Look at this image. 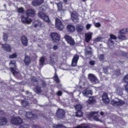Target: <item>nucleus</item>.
Masks as SVG:
<instances>
[{
  "label": "nucleus",
  "instance_id": "f257e3e1",
  "mask_svg": "<svg viewBox=\"0 0 128 128\" xmlns=\"http://www.w3.org/2000/svg\"><path fill=\"white\" fill-rule=\"evenodd\" d=\"M92 91L91 90L86 89L84 90L82 93L83 96L87 97H88V95H92ZM89 99L86 102L87 104H92L95 103L96 101L95 98L93 96L89 97Z\"/></svg>",
  "mask_w": 128,
  "mask_h": 128
},
{
  "label": "nucleus",
  "instance_id": "f03ea898",
  "mask_svg": "<svg viewBox=\"0 0 128 128\" xmlns=\"http://www.w3.org/2000/svg\"><path fill=\"white\" fill-rule=\"evenodd\" d=\"M16 62L14 60H11L10 62V65L11 66H14V67H10V69L11 72H12L14 76H17L20 77L21 74L19 72L16 71L17 68L16 67Z\"/></svg>",
  "mask_w": 128,
  "mask_h": 128
},
{
  "label": "nucleus",
  "instance_id": "7ed1b4c3",
  "mask_svg": "<svg viewBox=\"0 0 128 128\" xmlns=\"http://www.w3.org/2000/svg\"><path fill=\"white\" fill-rule=\"evenodd\" d=\"M125 102L123 100L116 98L112 100L111 104L114 106H120L124 104Z\"/></svg>",
  "mask_w": 128,
  "mask_h": 128
},
{
  "label": "nucleus",
  "instance_id": "20e7f679",
  "mask_svg": "<svg viewBox=\"0 0 128 128\" xmlns=\"http://www.w3.org/2000/svg\"><path fill=\"white\" fill-rule=\"evenodd\" d=\"M55 24L56 28L59 30H62L64 28V26L62 21L58 18H56Z\"/></svg>",
  "mask_w": 128,
  "mask_h": 128
},
{
  "label": "nucleus",
  "instance_id": "39448f33",
  "mask_svg": "<svg viewBox=\"0 0 128 128\" xmlns=\"http://www.w3.org/2000/svg\"><path fill=\"white\" fill-rule=\"evenodd\" d=\"M38 15L45 22L48 23H49L50 22L48 16L43 12H39L38 13Z\"/></svg>",
  "mask_w": 128,
  "mask_h": 128
},
{
  "label": "nucleus",
  "instance_id": "423d86ee",
  "mask_svg": "<svg viewBox=\"0 0 128 128\" xmlns=\"http://www.w3.org/2000/svg\"><path fill=\"white\" fill-rule=\"evenodd\" d=\"M50 64L52 65L54 64L55 62L58 61V55L55 53L52 54L50 56Z\"/></svg>",
  "mask_w": 128,
  "mask_h": 128
},
{
  "label": "nucleus",
  "instance_id": "0eeeda50",
  "mask_svg": "<svg viewBox=\"0 0 128 128\" xmlns=\"http://www.w3.org/2000/svg\"><path fill=\"white\" fill-rule=\"evenodd\" d=\"M22 122V120L20 117L12 118L10 121L12 124H20Z\"/></svg>",
  "mask_w": 128,
  "mask_h": 128
},
{
  "label": "nucleus",
  "instance_id": "6e6552de",
  "mask_svg": "<svg viewBox=\"0 0 128 128\" xmlns=\"http://www.w3.org/2000/svg\"><path fill=\"white\" fill-rule=\"evenodd\" d=\"M51 38L54 42H57L59 41L60 39V34L56 32H53L51 34Z\"/></svg>",
  "mask_w": 128,
  "mask_h": 128
},
{
  "label": "nucleus",
  "instance_id": "1a4fd4ad",
  "mask_svg": "<svg viewBox=\"0 0 128 128\" xmlns=\"http://www.w3.org/2000/svg\"><path fill=\"white\" fill-rule=\"evenodd\" d=\"M88 77L90 81L93 84L98 83L99 82L98 80L93 74H89Z\"/></svg>",
  "mask_w": 128,
  "mask_h": 128
},
{
  "label": "nucleus",
  "instance_id": "9d476101",
  "mask_svg": "<svg viewBox=\"0 0 128 128\" xmlns=\"http://www.w3.org/2000/svg\"><path fill=\"white\" fill-rule=\"evenodd\" d=\"M71 16L73 21L75 22H78L79 20V15L76 12H73L71 14Z\"/></svg>",
  "mask_w": 128,
  "mask_h": 128
},
{
  "label": "nucleus",
  "instance_id": "9b49d317",
  "mask_svg": "<svg viewBox=\"0 0 128 128\" xmlns=\"http://www.w3.org/2000/svg\"><path fill=\"white\" fill-rule=\"evenodd\" d=\"M64 38L68 42L70 45H73L75 44V42L70 36L66 35L65 36Z\"/></svg>",
  "mask_w": 128,
  "mask_h": 128
},
{
  "label": "nucleus",
  "instance_id": "f8f14e48",
  "mask_svg": "<svg viewBox=\"0 0 128 128\" xmlns=\"http://www.w3.org/2000/svg\"><path fill=\"white\" fill-rule=\"evenodd\" d=\"M22 21L24 23L30 24L32 21L31 19L28 17H25L24 16L21 17Z\"/></svg>",
  "mask_w": 128,
  "mask_h": 128
},
{
  "label": "nucleus",
  "instance_id": "ddd939ff",
  "mask_svg": "<svg viewBox=\"0 0 128 128\" xmlns=\"http://www.w3.org/2000/svg\"><path fill=\"white\" fill-rule=\"evenodd\" d=\"M79 58V56L77 55H75L74 56L72 63V66H76L77 61Z\"/></svg>",
  "mask_w": 128,
  "mask_h": 128
},
{
  "label": "nucleus",
  "instance_id": "4468645a",
  "mask_svg": "<svg viewBox=\"0 0 128 128\" xmlns=\"http://www.w3.org/2000/svg\"><path fill=\"white\" fill-rule=\"evenodd\" d=\"M98 113L97 112H92L88 115L89 118L93 117L96 121H98V116H96V114Z\"/></svg>",
  "mask_w": 128,
  "mask_h": 128
},
{
  "label": "nucleus",
  "instance_id": "2eb2a0df",
  "mask_svg": "<svg viewBox=\"0 0 128 128\" xmlns=\"http://www.w3.org/2000/svg\"><path fill=\"white\" fill-rule=\"evenodd\" d=\"M92 33L91 32H88L85 34V40L87 42H89L90 40L92 37Z\"/></svg>",
  "mask_w": 128,
  "mask_h": 128
},
{
  "label": "nucleus",
  "instance_id": "dca6fc26",
  "mask_svg": "<svg viewBox=\"0 0 128 128\" xmlns=\"http://www.w3.org/2000/svg\"><path fill=\"white\" fill-rule=\"evenodd\" d=\"M102 100L105 103L108 104L109 102V99L108 97L107 94L106 93L104 94L102 97Z\"/></svg>",
  "mask_w": 128,
  "mask_h": 128
},
{
  "label": "nucleus",
  "instance_id": "f3484780",
  "mask_svg": "<svg viewBox=\"0 0 128 128\" xmlns=\"http://www.w3.org/2000/svg\"><path fill=\"white\" fill-rule=\"evenodd\" d=\"M44 1V0H34L32 2V4L33 6H36L40 4Z\"/></svg>",
  "mask_w": 128,
  "mask_h": 128
},
{
  "label": "nucleus",
  "instance_id": "a211bd4d",
  "mask_svg": "<svg viewBox=\"0 0 128 128\" xmlns=\"http://www.w3.org/2000/svg\"><path fill=\"white\" fill-rule=\"evenodd\" d=\"M2 47L4 50L8 52H10L11 51V48L10 45L7 44H3Z\"/></svg>",
  "mask_w": 128,
  "mask_h": 128
},
{
  "label": "nucleus",
  "instance_id": "6ab92c4d",
  "mask_svg": "<svg viewBox=\"0 0 128 128\" xmlns=\"http://www.w3.org/2000/svg\"><path fill=\"white\" fill-rule=\"evenodd\" d=\"M35 14L34 10L32 9L28 10L26 12V14L27 16H32Z\"/></svg>",
  "mask_w": 128,
  "mask_h": 128
},
{
  "label": "nucleus",
  "instance_id": "aec40b11",
  "mask_svg": "<svg viewBox=\"0 0 128 128\" xmlns=\"http://www.w3.org/2000/svg\"><path fill=\"white\" fill-rule=\"evenodd\" d=\"M123 90V88L118 87L116 89V92L118 95L122 96L123 94L122 91Z\"/></svg>",
  "mask_w": 128,
  "mask_h": 128
},
{
  "label": "nucleus",
  "instance_id": "412c9836",
  "mask_svg": "<svg viewBox=\"0 0 128 128\" xmlns=\"http://www.w3.org/2000/svg\"><path fill=\"white\" fill-rule=\"evenodd\" d=\"M84 26L81 24H78L76 26V29L77 31L79 32H82L83 30Z\"/></svg>",
  "mask_w": 128,
  "mask_h": 128
},
{
  "label": "nucleus",
  "instance_id": "4be33fe9",
  "mask_svg": "<svg viewBox=\"0 0 128 128\" xmlns=\"http://www.w3.org/2000/svg\"><path fill=\"white\" fill-rule=\"evenodd\" d=\"M21 41L22 44L25 46H26L28 44L27 38L25 36H22L21 37Z\"/></svg>",
  "mask_w": 128,
  "mask_h": 128
},
{
  "label": "nucleus",
  "instance_id": "5701e85b",
  "mask_svg": "<svg viewBox=\"0 0 128 128\" xmlns=\"http://www.w3.org/2000/svg\"><path fill=\"white\" fill-rule=\"evenodd\" d=\"M67 30L70 32H73L75 30V28L72 25H68L67 27Z\"/></svg>",
  "mask_w": 128,
  "mask_h": 128
},
{
  "label": "nucleus",
  "instance_id": "b1692460",
  "mask_svg": "<svg viewBox=\"0 0 128 128\" xmlns=\"http://www.w3.org/2000/svg\"><path fill=\"white\" fill-rule=\"evenodd\" d=\"M6 119L4 118L0 117V124L1 125H4L7 122Z\"/></svg>",
  "mask_w": 128,
  "mask_h": 128
},
{
  "label": "nucleus",
  "instance_id": "393cba45",
  "mask_svg": "<svg viewBox=\"0 0 128 128\" xmlns=\"http://www.w3.org/2000/svg\"><path fill=\"white\" fill-rule=\"evenodd\" d=\"M26 116L28 118H34L36 117L35 115H33L32 113L30 112H27L26 114Z\"/></svg>",
  "mask_w": 128,
  "mask_h": 128
},
{
  "label": "nucleus",
  "instance_id": "a878e982",
  "mask_svg": "<svg viewBox=\"0 0 128 128\" xmlns=\"http://www.w3.org/2000/svg\"><path fill=\"white\" fill-rule=\"evenodd\" d=\"M24 62L26 65L29 64L31 62V59L28 56H26L24 60Z\"/></svg>",
  "mask_w": 128,
  "mask_h": 128
},
{
  "label": "nucleus",
  "instance_id": "bb28decb",
  "mask_svg": "<svg viewBox=\"0 0 128 128\" xmlns=\"http://www.w3.org/2000/svg\"><path fill=\"white\" fill-rule=\"evenodd\" d=\"M127 32H128V28H124L119 31V33L122 34H125Z\"/></svg>",
  "mask_w": 128,
  "mask_h": 128
},
{
  "label": "nucleus",
  "instance_id": "cd10ccee",
  "mask_svg": "<svg viewBox=\"0 0 128 128\" xmlns=\"http://www.w3.org/2000/svg\"><path fill=\"white\" fill-rule=\"evenodd\" d=\"M57 113L58 114L64 116V114L65 112L63 110L59 109L57 110Z\"/></svg>",
  "mask_w": 128,
  "mask_h": 128
},
{
  "label": "nucleus",
  "instance_id": "c85d7f7f",
  "mask_svg": "<svg viewBox=\"0 0 128 128\" xmlns=\"http://www.w3.org/2000/svg\"><path fill=\"white\" fill-rule=\"evenodd\" d=\"M108 45L110 48H112L114 47L113 41L111 39L108 40Z\"/></svg>",
  "mask_w": 128,
  "mask_h": 128
},
{
  "label": "nucleus",
  "instance_id": "c756f323",
  "mask_svg": "<svg viewBox=\"0 0 128 128\" xmlns=\"http://www.w3.org/2000/svg\"><path fill=\"white\" fill-rule=\"evenodd\" d=\"M58 10L63 12L64 10H63L62 8V3L60 2L58 3Z\"/></svg>",
  "mask_w": 128,
  "mask_h": 128
},
{
  "label": "nucleus",
  "instance_id": "7c9ffc66",
  "mask_svg": "<svg viewBox=\"0 0 128 128\" xmlns=\"http://www.w3.org/2000/svg\"><path fill=\"white\" fill-rule=\"evenodd\" d=\"M92 54V52L90 51H86L85 52L86 55L88 58H89L91 57Z\"/></svg>",
  "mask_w": 128,
  "mask_h": 128
},
{
  "label": "nucleus",
  "instance_id": "2f4dec72",
  "mask_svg": "<svg viewBox=\"0 0 128 128\" xmlns=\"http://www.w3.org/2000/svg\"><path fill=\"white\" fill-rule=\"evenodd\" d=\"M75 108L76 110L77 111H78L79 110H80L82 108V105L80 104H77L75 106Z\"/></svg>",
  "mask_w": 128,
  "mask_h": 128
},
{
  "label": "nucleus",
  "instance_id": "473e14b6",
  "mask_svg": "<svg viewBox=\"0 0 128 128\" xmlns=\"http://www.w3.org/2000/svg\"><path fill=\"white\" fill-rule=\"evenodd\" d=\"M103 39V38L102 37H98L94 40V42L95 43H96L98 42L102 41Z\"/></svg>",
  "mask_w": 128,
  "mask_h": 128
},
{
  "label": "nucleus",
  "instance_id": "72a5a7b5",
  "mask_svg": "<svg viewBox=\"0 0 128 128\" xmlns=\"http://www.w3.org/2000/svg\"><path fill=\"white\" fill-rule=\"evenodd\" d=\"M77 112L76 113V116L77 117H80L82 116V112L80 110L77 111Z\"/></svg>",
  "mask_w": 128,
  "mask_h": 128
},
{
  "label": "nucleus",
  "instance_id": "f704fd0d",
  "mask_svg": "<svg viewBox=\"0 0 128 128\" xmlns=\"http://www.w3.org/2000/svg\"><path fill=\"white\" fill-rule=\"evenodd\" d=\"M54 78V80L56 82L58 83L60 82V80L59 79L58 77V76L56 73H55Z\"/></svg>",
  "mask_w": 128,
  "mask_h": 128
},
{
  "label": "nucleus",
  "instance_id": "c9c22d12",
  "mask_svg": "<svg viewBox=\"0 0 128 128\" xmlns=\"http://www.w3.org/2000/svg\"><path fill=\"white\" fill-rule=\"evenodd\" d=\"M118 38L122 40H124L126 39V37L124 35H118Z\"/></svg>",
  "mask_w": 128,
  "mask_h": 128
},
{
  "label": "nucleus",
  "instance_id": "e433bc0d",
  "mask_svg": "<svg viewBox=\"0 0 128 128\" xmlns=\"http://www.w3.org/2000/svg\"><path fill=\"white\" fill-rule=\"evenodd\" d=\"M44 61V57H42L40 60V64L41 65L43 66Z\"/></svg>",
  "mask_w": 128,
  "mask_h": 128
},
{
  "label": "nucleus",
  "instance_id": "4c0bfd02",
  "mask_svg": "<svg viewBox=\"0 0 128 128\" xmlns=\"http://www.w3.org/2000/svg\"><path fill=\"white\" fill-rule=\"evenodd\" d=\"M34 91L37 93H40L42 91L40 88L38 86H37L36 88L34 89Z\"/></svg>",
  "mask_w": 128,
  "mask_h": 128
},
{
  "label": "nucleus",
  "instance_id": "58836bf2",
  "mask_svg": "<svg viewBox=\"0 0 128 128\" xmlns=\"http://www.w3.org/2000/svg\"><path fill=\"white\" fill-rule=\"evenodd\" d=\"M8 34L6 33H4L3 34V38L4 40L5 41H7L8 40Z\"/></svg>",
  "mask_w": 128,
  "mask_h": 128
},
{
  "label": "nucleus",
  "instance_id": "ea45409f",
  "mask_svg": "<svg viewBox=\"0 0 128 128\" xmlns=\"http://www.w3.org/2000/svg\"><path fill=\"white\" fill-rule=\"evenodd\" d=\"M17 11L18 13H21L24 12V10L23 8H18Z\"/></svg>",
  "mask_w": 128,
  "mask_h": 128
},
{
  "label": "nucleus",
  "instance_id": "a19ab883",
  "mask_svg": "<svg viewBox=\"0 0 128 128\" xmlns=\"http://www.w3.org/2000/svg\"><path fill=\"white\" fill-rule=\"evenodd\" d=\"M17 55L16 53L10 55L9 58H15L17 57Z\"/></svg>",
  "mask_w": 128,
  "mask_h": 128
},
{
  "label": "nucleus",
  "instance_id": "79ce46f5",
  "mask_svg": "<svg viewBox=\"0 0 128 128\" xmlns=\"http://www.w3.org/2000/svg\"><path fill=\"white\" fill-rule=\"evenodd\" d=\"M124 80L125 82H128V74L124 76Z\"/></svg>",
  "mask_w": 128,
  "mask_h": 128
},
{
  "label": "nucleus",
  "instance_id": "37998d69",
  "mask_svg": "<svg viewBox=\"0 0 128 128\" xmlns=\"http://www.w3.org/2000/svg\"><path fill=\"white\" fill-rule=\"evenodd\" d=\"M99 59L101 60H103L104 58V57L103 54H100L99 56Z\"/></svg>",
  "mask_w": 128,
  "mask_h": 128
},
{
  "label": "nucleus",
  "instance_id": "c03bdc74",
  "mask_svg": "<svg viewBox=\"0 0 128 128\" xmlns=\"http://www.w3.org/2000/svg\"><path fill=\"white\" fill-rule=\"evenodd\" d=\"M110 38L111 39H116L117 38V37L114 34H111L110 35Z\"/></svg>",
  "mask_w": 128,
  "mask_h": 128
},
{
  "label": "nucleus",
  "instance_id": "a18cd8bd",
  "mask_svg": "<svg viewBox=\"0 0 128 128\" xmlns=\"http://www.w3.org/2000/svg\"><path fill=\"white\" fill-rule=\"evenodd\" d=\"M19 128H29V127L26 125L24 124L20 126Z\"/></svg>",
  "mask_w": 128,
  "mask_h": 128
},
{
  "label": "nucleus",
  "instance_id": "49530a36",
  "mask_svg": "<svg viewBox=\"0 0 128 128\" xmlns=\"http://www.w3.org/2000/svg\"><path fill=\"white\" fill-rule=\"evenodd\" d=\"M46 7L45 6H42L40 8V10L42 11H44L46 9Z\"/></svg>",
  "mask_w": 128,
  "mask_h": 128
},
{
  "label": "nucleus",
  "instance_id": "de8ad7c7",
  "mask_svg": "<svg viewBox=\"0 0 128 128\" xmlns=\"http://www.w3.org/2000/svg\"><path fill=\"white\" fill-rule=\"evenodd\" d=\"M22 105L24 106H25L28 104V102L25 101H22Z\"/></svg>",
  "mask_w": 128,
  "mask_h": 128
},
{
  "label": "nucleus",
  "instance_id": "09e8293b",
  "mask_svg": "<svg viewBox=\"0 0 128 128\" xmlns=\"http://www.w3.org/2000/svg\"><path fill=\"white\" fill-rule=\"evenodd\" d=\"M95 26L96 27H99L101 26V24L100 22H97L95 24Z\"/></svg>",
  "mask_w": 128,
  "mask_h": 128
},
{
  "label": "nucleus",
  "instance_id": "8fccbe9b",
  "mask_svg": "<svg viewBox=\"0 0 128 128\" xmlns=\"http://www.w3.org/2000/svg\"><path fill=\"white\" fill-rule=\"evenodd\" d=\"M92 24H87L86 26V29L88 30L90 28Z\"/></svg>",
  "mask_w": 128,
  "mask_h": 128
},
{
  "label": "nucleus",
  "instance_id": "3c124183",
  "mask_svg": "<svg viewBox=\"0 0 128 128\" xmlns=\"http://www.w3.org/2000/svg\"><path fill=\"white\" fill-rule=\"evenodd\" d=\"M125 90L128 93V83L125 86Z\"/></svg>",
  "mask_w": 128,
  "mask_h": 128
},
{
  "label": "nucleus",
  "instance_id": "603ef678",
  "mask_svg": "<svg viewBox=\"0 0 128 128\" xmlns=\"http://www.w3.org/2000/svg\"><path fill=\"white\" fill-rule=\"evenodd\" d=\"M89 64L91 65H94L95 64V62L93 60H91L89 62Z\"/></svg>",
  "mask_w": 128,
  "mask_h": 128
},
{
  "label": "nucleus",
  "instance_id": "864d4df0",
  "mask_svg": "<svg viewBox=\"0 0 128 128\" xmlns=\"http://www.w3.org/2000/svg\"><path fill=\"white\" fill-rule=\"evenodd\" d=\"M53 48L54 50H56L58 49V46L56 45H55L53 46Z\"/></svg>",
  "mask_w": 128,
  "mask_h": 128
},
{
  "label": "nucleus",
  "instance_id": "5fc2aeb1",
  "mask_svg": "<svg viewBox=\"0 0 128 128\" xmlns=\"http://www.w3.org/2000/svg\"><path fill=\"white\" fill-rule=\"evenodd\" d=\"M62 93L61 91H58V92L57 93V94L58 96H61L62 95Z\"/></svg>",
  "mask_w": 128,
  "mask_h": 128
},
{
  "label": "nucleus",
  "instance_id": "6e6d98bb",
  "mask_svg": "<svg viewBox=\"0 0 128 128\" xmlns=\"http://www.w3.org/2000/svg\"><path fill=\"white\" fill-rule=\"evenodd\" d=\"M32 81L36 82V78L34 77L32 78Z\"/></svg>",
  "mask_w": 128,
  "mask_h": 128
},
{
  "label": "nucleus",
  "instance_id": "4d7b16f0",
  "mask_svg": "<svg viewBox=\"0 0 128 128\" xmlns=\"http://www.w3.org/2000/svg\"><path fill=\"white\" fill-rule=\"evenodd\" d=\"M104 73H107V71L106 69H104Z\"/></svg>",
  "mask_w": 128,
  "mask_h": 128
},
{
  "label": "nucleus",
  "instance_id": "13d9d810",
  "mask_svg": "<svg viewBox=\"0 0 128 128\" xmlns=\"http://www.w3.org/2000/svg\"><path fill=\"white\" fill-rule=\"evenodd\" d=\"M37 126L36 125H33L32 126V128H36V127Z\"/></svg>",
  "mask_w": 128,
  "mask_h": 128
},
{
  "label": "nucleus",
  "instance_id": "bf43d9fd",
  "mask_svg": "<svg viewBox=\"0 0 128 128\" xmlns=\"http://www.w3.org/2000/svg\"><path fill=\"white\" fill-rule=\"evenodd\" d=\"M43 86L44 87H45L46 86V83L45 82H43L42 84Z\"/></svg>",
  "mask_w": 128,
  "mask_h": 128
},
{
  "label": "nucleus",
  "instance_id": "052dcab7",
  "mask_svg": "<svg viewBox=\"0 0 128 128\" xmlns=\"http://www.w3.org/2000/svg\"><path fill=\"white\" fill-rule=\"evenodd\" d=\"M38 26V25L37 24H36L35 25H34V27L36 28L37 26Z\"/></svg>",
  "mask_w": 128,
  "mask_h": 128
},
{
  "label": "nucleus",
  "instance_id": "680f3d73",
  "mask_svg": "<svg viewBox=\"0 0 128 128\" xmlns=\"http://www.w3.org/2000/svg\"><path fill=\"white\" fill-rule=\"evenodd\" d=\"M68 1V0H64V2L65 3H67Z\"/></svg>",
  "mask_w": 128,
  "mask_h": 128
},
{
  "label": "nucleus",
  "instance_id": "e2e57ef3",
  "mask_svg": "<svg viewBox=\"0 0 128 128\" xmlns=\"http://www.w3.org/2000/svg\"><path fill=\"white\" fill-rule=\"evenodd\" d=\"M115 73L116 74H117V75H118L120 73V72L119 71H118V72L117 73H116V72H115Z\"/></svg>",
  "mask_w": 128,
  "mask_h": 128
},
{
  "label": "nucleus",
  "instance_id": "0e129e2a",
  "mask_svg": "<svg viewBox=\"0 0 128 128\" xmlns=\"http://www.w3.org/2000/svg\"><path fill=\"white\" fill-rule=\"evenodd\" d=\"M100 115H102L104 114V112H101L100 113Z\"/></svg>",
  "mask_w": 128,
  "mask_h": 128
},
{
  "label": "nucleus",
  "instance_id": "69168bd1",
  "mask_svg": "<svg viewBox=\"0 0 128 128\" xmlns=\"http://www.w3.org/2000/svg\"><path fill=\"white\" fill-rule=\"evenodd\" d=\"M105 0L106 2H109L110 0Z\"/></svg>",
  "mask_w": 128,
  "mask_h": 128
},
{
  "label": "nucleus",
  "instance_id": "338daca9",
  "mask_svg": "<svg viewBox=\"0 0 128 128\" xmlns=\"http://www.w3.org/2000/svg\"><path fill=\"white\" fill-rule=\"evenodd\" d=\"M26 94H29V92L28 91H27L26 92Z\"/></svg>",
  "mask_w": 128,
  "mask_h": 128
},
{
  "label": "nucleus",
  "instance_id": "774afa93",
  "mask_svg": "<svg viewBox=\"0 0 128 128\" xmlns=\"http://www.w3.org/2000/svg\"><path fill=\"white\" fill-rule=\"evenodd\" d=\"M82 1L84 2H85L86 1V0H82Z\"/></svg>",
  "mask_w": 128,
  "mask_h": 128
}]
</instances>
